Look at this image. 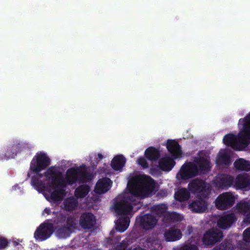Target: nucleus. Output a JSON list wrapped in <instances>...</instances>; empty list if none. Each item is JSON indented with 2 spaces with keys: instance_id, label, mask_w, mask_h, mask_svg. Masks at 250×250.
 I'll return each mask as SVG.
<instances>
[{
  "instance_id": "46",
  "label": "nucleus",
  "mask_w": 250,
  "mask_h": 250,
  "mask_svg": "<svg viewBox=\"0 0 250 250\" xmlns=\"http://www.w3.org/2000/svg\"><path fill=\"white\" fill-rule=\"evenodd\" d=\"M244 221L246 223L250 224V213L246 215L244 219Z\"/></svg>"
},
{
  "instance_id": "16",
  "label": "nucleus",
  "mask_w": 250,
  "mask_h": 250,
  "mask_svg": "<svg viewBox=\"0 0 250 250\" xmlns=\"http://www.w3.org/2000/svg\"><path fill=\"white\" fill-rule=\"evenodd\" d=\"M236 189H249L250 188V176L248 174H240L237 176L234 182Z\"/></svg>"
},
{
  "instance_id": "4",
  "label": "nucleus",
  "mask_w": 250,
  "mask_h": 250,
  "mask_svg": "<svg viewBox=\"0 0 250 250\" xmlns=\"http://www.w3.org/2000/svg\"><path fill=\"white\" fill-rule=\"evenodd\" d=\"M50 164V160L45 153H37L30 163V170L42 178V175L40 172L48 167Z\"/></svg>"
},
{
  "instance_id": "42",
  "label": "nucleus",
  "mask_w": 250,
  "mask_h": 250,
  "mask_svg": "<svg viewBox=\"0 0 250 250\" xmlns=\"http://www.w3.org/2000/svg\"><path fill=\"white\" fill-rule=\"evenodd\" d=\"M127 247V243L125 241H123L119 245H117L114 249V250H125Z\"/></svg>"
},
{
  "instance_id": "34",
  "label": "nucleus",
  "mask_w": 250,
  "mask_h": 250,
  "mask_svg": "<svg viewBox=\"0 0 250 250\" xmlns=\"http://www.w3.org/2000/svg\"><path fill=\"white\" fill-rule=\"evenodd\" d=\"M234 247L229 240L225 239L222 243L215 247L213 250H233Z\"/></svg>"
},
{
  "instance_id": "11",
  "label": "nucleus",
  "mask_w": 250,
  "mask_h": 250,
  "mask_svg": "<svg viewBox=\"0 0 250 250\" xmlns=\"http://www.w3.org/2000/svg\"><path fill=\"white\" fill-rule=\"evenodd\" d=\"M132 208L131 204L125 198L116 202L114 205V209L118 215H128L132 211Z\"/></svg>"
},
{
  "instance_id": "25",
  "label": "nucleus",
  "mask_w": 250,
  "mask_h": 250,
  "mask_svg": "<svg viewBox=\"0 0 250 250\" xmlns=\"http://www.w3.org/2000/svg\"><path fill=\"white\" fill-rule=\"evenodd\" d=\"M216 163L218 166H229L231 164L230 157L226 151L220 152L217 155Z\"/></svg>"
},
{
  "instance_id": "2",
  "label": "nucleus",
  "mask_w": 250,
  "mask_h": 250,
  "mask_svg": "<svg viewBox=\"0 0 250 250\" xmlns=\"http://www.w3.org/2000/svg\"><path fill=\"white\" fill-rule=\"evenodd\" d=\"M239 124L243 125V128L237 135L229 133L224 136L223 140L226 146L235 150H240L239 145L246 147L250 144V113L240 119Z\"/></svg>"
},
{
  "instance_id": "31",
  "label": "nucleus",
  "mask_w": 250,
  "mask_h": 250,
  "mask_svg": "<svg viewBox=\"0 0 250 250\" xmlns=\"http://www.w3.org/2000/svg\"><path fill=\"white\" fill-rule=\"evenodd\" d=\"M90 190V187L87 185H82L78 187L75 191V195L78 198L85 197Z\"/></svg>"
},
{
  "instance_id": "36",
  "label": "nucleus",
  "mask_w": 250,
  "mask_h": 250,
  "mask_svg": "<svg viewBox=\"0 0 250 250\" xmlns=\"http://www.w3.org/2000/svg\"><path fill=\"white\" fill-rule=\"evenodd\" d=\"M177 250H198V248L197 245L188 243L184 244Z\"/></svg>"
},
{
  "instance_id": "35",
  "label": "nucleus",
  "mask_w": 250,
  "mask_h": 250,
  "mask_svg": "<svg viewBox=\"0 0 250 250\" xmlns=\"http://www.w3.org/2000/svg\"><path fill=\"white\" fill-rule=\"evenodd\" d=\"M167 207L165 205L160 204L155 205L151 208V210L152 212L156 213V214L162 216L166 211Z\"/></svg>"
},
{
  "instance_id": "18",
  "label": "nucleus",
  "mask_w": 250,
  "mask_h": 250,
  "mask_svg": "<svg viewBox=\"0 0 250 250\" xmlns=\"http://www.w3.org/2000/svg\"><path fill=\"white\" fill-rule=\"evenodd\" d=\"M182 236L180 229L175 227H171L166 230L164 237L167 242H173L180 240Z\"/></svg>"
},
{
  "instance_id": "30",
  "label": "nucleus",
  "mask_w": 250,
  "mask_h": 250,
  "mask_svg": "<svg viewBox=\"0 0 250 250\" xmlns=\"http://www.w3.org/2000/svg\"><path fill=\"white\" fill-rule=\"evenodd\" d=\"M16 155L15 152H13L12 146H8L6 148H4L0 151V160H8L9 159L14 158Z\"/></svg>"
},
{
  "instance_id": "50",
  "label": "nucleus",
  "mask_w": 250,
  "mask_h": 250,
  "mask_svg": "<svg viewBox=\"0 0 250 250\" xmlns=\"http://www.w3.org/2000/svg\"><path fill=\"white\" fill-rule=\"evenodd\" d=\"M132 250H146L145 249L142 248L141 247H138L134 248Z\"/></svg>"
},
{
  "instance_id": "10",
  "label": "nucleus",
  "mask_w": 250,
  "mask_h": 250,
  "mask_svg": "<svg viewBox=\"0 0 250 250\" xmlns=\"http://www.w3.org/2000/svg\"><path fill=\"white\" fill-rule=\"evenodd\" d=\"M54 231V227L51 224H42L34 233V237L41 241L46 240L50 237Z\"/></svg>"
},
{
  "instance_id": "13",
  "label": "nucleus",
  "mask_w": 250,
  "mask_h": 250,
  "mask_svg": "<svg viewBox=\"0 0 250 250\" xmlns=\"http://www.w3.org/2000/svg\"><path fill=\"white\" fill-rule=\"evenodd\" d=\"M237 220V217L233 213H226L220 216L217 220L218 227L226 229L229 228Z\"/></svg>"
},
{
  "instance_id": "29",
  "label": "nucleus",
  "mask_w": 250,
  "mask_h": 250,
  "mask_svg": "<svg viewBox=\"0 0 250 250\" xmlns=\"http://www.w3.org/2000/svg\"><path fill=\"white\" fill-rule=\"evenodd\" d=\"M174 197L177 201L180 202L185 201L189 198L190 193L186 188H181L175 193Z\"/></svg>"
},
{
  "instance_id": "17",
  "label": "nucleus",
  "mask_w": 250,
  "mask_h": 250,
  "mask_svg": "<svg viewBox=\"0 0 250 250\" xmlns=\"http://www.w3.org/2000/svg\"><path fill=\"white\" fill-rule=\"evenodd\" d=\"M112 182L108 178L99 179L96 184L95 191L98 194H103L108 191L112 186Z\"/></svg>"
},
{
  "instance_id": "19",
  "label": "nucleus",
  "mask_w": 250,
  "mask_h": 250,
  "mask_svg": "<svg viewBox=\"0 0 250 250\" xmlns=\"http://www.w3.org/2000/svg\"><path fill=\"white\" fill-rule=\"evenodd\" d=\"M167 148L174 159L178 158L182 155L181 146L175 140H167Z\"/></svg>"
},
{
  "instance_id": "8",
  "label": "nucleus",
  "mask_w": 250,
  "mask_h": 250,
  "mask_svg": "<svg viewBox=\"0 0 250 250\" xmlns=\"http://www.w3.org/2000/svg\"><path fill=\"white\" fill-rule=\"evenodd\" d=\"M223 237L222 231L217 229H209L206 232L203 237V243L206 246H212L219 241Z\"/></svg>"
},
{
  "instance_id": "21",
  "label": "nucleus",
  "mask_w": 250,
  "mask_h": 250,
  "mask_svg": "<svg viewBox=\"0 0 250 250\" xmlns=\"http://www.w3.org/2000/svg\"><path fill=\"white\" fill-rule=\"evenodd\" d=\"M11 146L12 147L13 152H15L16 155L24 150L30 151L32 148L31 145L28 143L21 142L18 140H14Z\"/></svg>"
},
{
  "instance_id": "3",
  "label": "nucleus",
  "mask_w": 250,
  "mask_h": 250,
  "mask_svg": "<svg viewBox=\"0 0 250 250\" xmlns=\"http://www.w3.org/2000/svg\"><path fill=\"white\" fill-rule=\"evenodd\" d=\"M155 188L154 180L150 177L140 176L135 179V184L130 188V192L136 197H147Z\"/></svg>"
},
{
  "instance_id": "1",
  "label": "nucleus",
  "mask_w": 250,
  "mask_h": 250,
  "mask_svg": "<svg viewBox=\"0 0 250 250\" xmlns=\"http://www.w3.org/2000/svg\"><path fill=\"white\" fill-rule=\"evenodd\" d=\"M48 180H51V184L54 187V190L50 194V198L54 202L61 201L66 195L65 188L67 184L72 185L77 182L84 183L90 181L92 175L86 169L85 165L67 169L65 178L62 173L57 171L53 167H49L44 173Z\"/></svg>"
},
{
  "instance_id": "44",
  "label": "nucleus",
  "mask_w": 250,
  "mask_h": 250,
  "mask_svg": "<svg viewBox=\"0 0 250 250\" xmlns=\"http://www.w3.org/2000/svg\"><path fill=\"white\" fill-rule=\"evenodd\" d=\"M57 220L59 222H63L66 220V217L65 215L60 214L57 216Z\"/></svg>"
},
{
  "instance_id": "27",
  "label": "nucleus",
  "mask_w": 250,
  "mask_h": 250,
  "mask_svg": "<svg viewBox=\"0 0 250 250\" xmlns=\"http://www.w3.org/2000/svg\"><path fill=\"white\" fill-rule=\"evenodd\" d=\"M64 208L67 211H72L77 208L78 206V201L73 196L66 198L63 202Z\"/></svg>"
},
{
  "instance_id": "28",
  "label": "nucleus",
  "mask_w": 250,
  "mask_h": 250,
  "mask_svg": "<svg viewBox=\"0 0 250 250\" xmlns=\"http://www.w3.org/2000/svg\"><path fill=\"white\" fill-rule=\"evenodd\" d=\"M71 233V229L66 225L58 227L55 231L57 237L59 238H66L70 236Z\"/></svg>"
},
{
  "instance_id": "9",
  "label": "nucleus",
  "mask_w": 250,
  "mask_h": 250,
  "mask_svg": "<svg viewBox=\"0 0 250 250\" xmlns=\"http://www.w3.org/2000/svg\"><path fill=\"white\" fill-rule=\"evenodd\" d=\"M198 175L197 165L191 162L183 165L180 171V178L182 180H188Z\"/></svg>"
},
{
  "instance_id": "45",
  "label": "nucleus",
  "mask_w": 250,
  "mask_h": 250,
  "mask_svg": "<svg viewBox=\"0 0 250 250\" xmlns=\"http://www.w3.org/2000/svg\"><path fill=\"white\" fill-rule=\"evenodd\" d=\"M169 216L170 219L177 221V218L178 217V214L176 213H172L170 214Z\"/></svg>"
},
{
  "instance_id": "33",
  "label": "nucleus",
  "mask_w": 250,
  "mask_h": 250,
  "mask_svg": "<svg viewBox=\"0 0 250 250\" xmlns=\"http://www.w3.org/2000/svg\"><path fill=\"white\" fill-rule=\"evenodd\" d=\"M31 185L38 191H43L45 189V185L43 181L40 180L37 176L31 178Z\"/></svg>"
},
{
  "instance_id": "38",
  "label": "nucleus",
  "mask_w": 250,
  "mask_h": 250,
  "mask_svg": "<svg viewBox=\"0 0 250 250\" xmlns=\"http://www.w3.org/2000/svg\"><path fill=\"white\" fill-rule=\"evenodd\" d=\"M9 243V242L6 238L0 237V250L6 248L8 246Z\"/></svg>"
},
{
  "instance_id": "7",
  "label": "nucleus",
  "mask_w": 250,
  "mask_h": 250,
  "mask_svg": "<svg viewBox=\"0 0 250 250\" xmlns=\"http://www.w3.org/2000/svg\"><path fill=\"white\" fill-rule=\"evenodd\" d=\"M234 195L230 192H226L220 194L215 201L216 208L220 210H225L231 208L235 203Z\"/></svg>"
},
{
  "instance_id": "51",
  "label": "nucleus",
  "mask_w": 250,
  "mask_h": 250,
  "mask_svg": "<svg viewBox=\"0 0 250 250\" xmlns=\"http://www.w3.org/2000/svg\"><path fill=\"white\" fill-rule=\"evenodd\" d=\"M14 243L15 245H18V243H16L15 242H14Z\"/></svg>"
},
{
  "instance_id": "41",
  "label": "nucleus",
  "mask_w": 250,
  "mask_h": 250,
  "mask_svg": "<svg viewBox=\"0 0 250 250\" xmlns=\"http://www.w3.org/2000/svg\"><path fill=\"white\" fill-rule=\"evenodd\" d=\"M138 163L139 165H141L144 168H147L148 167L147 162L144 157H141L139 158L138 159Z\"/></svg>"
},
{
  "instance_id": "14",
  "label": "nucleus",
  "mask_w": 250,
  "mask_h": 250,
  "mask_svg": "<svg viewBox=\"0 0 250 250\" xmlns=\"http://www.w3.org/2000/svg\"><path fill=\"white\" fill-rule=\"evenodd\" d=\"M208 204L201 196H197L189 204V208L194 213H202L208 208Z\"/></svg>"
},
{
  "instance_id": "22",
  "label": "nucleus",
  "mask_w": 250,
  "mask_h": 250,
  "mask_svg": "<svg viewBox=\"0 0 250 250\" xmlns=\"http://www.w3.org/2000/svg\"><path fill=\"white\" fill-rule=\"evenodd\" d=\"M175 164L174 158L169 157H163L159 160L158 162L159 167L163 171H170Z\"/></svg>"
},
{
  "instance_id": "6",
  "label": "nucleus",
  "mask_w": 250,
  "mask_h": 250,
  "mask_svg": "<svg viewBox=\"0 0 250 250\" xmlns=\"http://www.w3.org/2000/svg\"><path fill=\"white\" fill-rule=\"evenodd\" d=\"M142 214L136 217V224L145 230L153 229L158 223L156 217L151 213Z\"/></svg>"
},
{
  "instance_id": "15",
  "label": "nucleus",
  "mask_w": 250,
  "mask_h": 250,
  "mask_svg": "<svg viewBox=\"0 0 250 250\" xmlns=\"http://www.w3.org/2000/svg\"><path fill=\"white\" fill-rule=\"evenodd\" d=\"M234 182V177L230 175L221 174L216 177L215 185L217 187L221 189H228Z\"/></svg>"
},
{
  "instance_id": "20",
  "label": "nucleus",
  "mask_w": 250,
  "mask_h": 250,
  "mask_svg": "<svg viewBox=\"0 0 250 250\" xmlns=\"http://www.w3.org/2000/svg\"><path fill=\"white\" fill-rule=\"evenodd\" d=\"M195 164L197 166L199 175L208 172L210 170L209 160L204 157H200L195 161Z\"/></svg>"
},
{
  "instance_id": "43",
  "label": "nucleus",
  "mask_w": 250,
  "mask_h": 250,
  "mask_svg": "<svg viewBox=\"0 0 250 250\" xmlns=\"http://www.w3.org/2000/svg\"><path fill=\"white\" fill-rule=\"evenodd\" d=\"M125 224H122L120 222L118 221V223L116 224L117 229L121 232H124L125 230H123V229L124 228Z\"/></svg>"
},
{
  "instance_id": "5",
  "label": "nucleus",
  "mask_w": 250,
  "mask_h": 250,
  "mask_svg": "<svg viewBox=\"0 0 250 250\" xmlns=\"http://www.w3.org/2000/svg\"><path fill=\"white\" fill-rule=\"evenodd\" d=\"M189 191L193 194H199L200 196L206 198L210 193L211 186L205 181L195 178L190 181L188 185Z\"/></svg>"
},
{
  "instance_id": "37",
  "label": "nucleus",
  "mask_w": 250,
  "mask_h": 250,
  "mask_svg": "<svg viewBox=\"0 0 250 250\" xmlns=\"http://www.w3.org/2000/svg\"><path fill=\"white\" fill-rule=\"evenodd\" d=\"M123 216L119 218L118 221L120 223L125 224L124 228L123 230H126L128 228L130 222V218L126 215H122Z\"/></svg>"
},
{
  "instance_id": "39",
  "label": "nucleus",
  "mask_w": 250,
  "mask_h": 250,
  "mask_svg": "<svg viewBox=\"0 0 250 250\" xmlns=\"http://www.w3.org/2000/svg\"><path fill=\"white\" fill-rule=\"evenodd\" d=\"M66 224L67 227H70L71 229L72 228H75L76 227V223L75 222V220L72 217H69L66 220Z\"/></svg>"
},
{
  "instance_id": "49",
  "label": "nucleus",
  "mask_w": 250,
  "mask_h": 250,
  "mask_svg": "<svg viewBox=\"0 0 250 250\" xmlns=\"http://www.w3.org/2000/svg\"><path fill=\"white\" fill-rule=\"evenodd\" d=\"M98 157L100 160H102L103 158V155L101 153L98 154Z\"/></svg>"
},
{
  "instance_id": "32",
  "label": "nucleus",
  "mask_w": 250,
  "mask_h": 250,
  "mask_svg": "<svg viewBox=\"0 0 250 250\" xmlns=\"http://www.w3.org/2000/svg\"><path fill=\"white\" fill-rule=\"evenodd\" d=\"M238 212L246 216L250 213V204L247 202H240L236 206Z\"/></svg>"
},
{
  "instance_id": "12",
  "label": "nucleus",
  "mask_w": 250,
  "mask_h": 250,
  "mask_svg": "<svg viewBox=\"0 0 250 250\" xmlns=\"http://www.w3.org/2000/svg\"><path fill=\"white\" fill-rule=\"evenodd\" d=\"M96 222V218L94 215L91 212H83L82 213L79 219V224L84 229H92Z\"/></svg>"
},
{
  "instance_id": "23",
  "label": "nucleus",
  "mask_w": 250,
  "mask_h": 250,
  "mask_svg": "<svg viewBox=\"0 0 250 250\" xmlns=\"http://www.w3.org/2000/svg\"><path fill=\"white\" fill-rule=\"evenodd\" d=\"M126 159L122 155L115 156L112 160L111 166L115 170H121L125 166Z\"/></svg>"
},
{
  "instance_id": "47",
  "label": "nucleus",
  "mask_w": 250,
  "mask_h": 250,
  "mask_svg": "<svg viewBox=\"0 0 250 250\" xmlns=\"http://www.w3.org/2000/svg\"><path fill=\"white\" fill-rule=\"evenodd\" d=\"M107 243L109 245H112L113 244V240L111 238H107Z\"/></svg>"
},
{
  "instance_id": "40",
  "label": "nucleus",
  "mask_w": 250,
  "mask_h": 250,
  "mask_svg": "<svg viewBox=\"0 0 250 250\" xmlns=\"http://www.w3.org/2000/svg\"><path fill=\"white\" fill-rule=\"evenodd\" d=\"M243 240L246 242H250V227L246 229L243 233Z\"/></svg>"
},
{
  "instance_id": "24",
  "label": "nucleus",
  "mask_w": 250,
  "mask_h": 250,
  "mask_svg": "<svg viewBox=\"0 0 250 250\" xmlns=\"http://www.w3.org/2000/svg\"><path fill=\"white\" fill-rule=\"evenodd\" d=\"M146 157L150 161H156L160 158V151L152 146L147 148L145 152Z\"/></svg>"
},
{
  "instance_id": "26",
  "label": "nucleus",
  "mask_w": 250,
  "mask_h": 250,
  "mask_svg": "<svg viewBox=\"0 0 250 250\" xmlns=\"http://www.w3.org/2000/svg\"><path fill=\"white\" fill-rule=\"evenodd\" d=\"M233 165L236 170L246 171L250 170V161L243 158L236 160Z\"/></svg>"
},
{
  "instance_id": "48",
  "label": "nucleus",
  "mask_w": 250,
  "mask_h": 250,
  "mask_svg": "<svg viewBox=\"0 0 250 250\" xmlns=\"http://www.w3.org/2000/svg\"><path fill=\"white\" fill-rule=\"evenodd\" d=\"M44 212H45L48 215L50 214L51 210L49 208H45L44 210Z\"/></svg>"
}]
</instances>
